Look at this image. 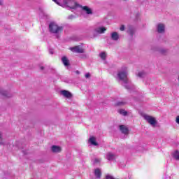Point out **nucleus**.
Here are the masks:
<instances>
[{
	"instance_id": "29",
	"label": "nucleus",
	"mask_w": 179,
	"mask_h": 179,
	"mask_svg": "<svg viewBox=\"0 0 179 179\" xmlns=\"http://www.w3.org/2000/svg\"><path fill=\"white\" fill-rule=\"evenodd\" d=\"M120 30L121 31H124V30H125V26L124 25H121L120 28Z\"/></svg>"
},
{
	"instance_id": "22",
	"label": "nucleus",
	"mask_w": 179,
	"mask_h": 179,
	"mask_svg": "<svg viewBox=\"0 0 179 179\" xmlns=\"http://www.w3.org/2000/svg\"><path fill=\"white\" fill-rule=\"evenodd\" d=\"M173 159H175L176 160H179V151L178 150H176L173 154Z\"/></svg>"
},
{
	"instance_id": "25",
	"label": "nucleus",
	"mask_w": 179,
	"mask_h": 179,
	"mask_svg": "<svg viewBox=\"0 0 179 179\" xmlns=\"http://www.w3.org/2000/svg\"><path fill=\"white\" fill-rule=\"evenodd\" d=\"M100 162H101V159H99V158H95L92 160V163L93 164H99Z\"/></svg>"
},
{
	"instance_id": "17",
	"label": "nucleus",
	"mask_w": 179,
	"mask_h": 179,
	"mask_svg": "<svg viewBox=\"0 0 179 179\" xmlns=\"http://www.w3.org/2000/svg\"><path fill=\"white\" fill-rule=\"evenodd\" d=\"M62 62L64 66H69V59H68V57H66V56H64L62 57Z\"/></svg>"
},
{
	"instance_id": "18",
	"label": "nucleus",
	"mask_w": 179,
	"mask_h": 179,
	"mask_svg": "<svg viewBox=\"0 0 179 179\" xmlns=\"http://www.w3.org/2000/svg\"><path fill=\"white\" fill-rule=\"evenodd\" d=\"M106 159L108 160H115V155L113 154L112 152H108L106 154Z\"/></svg>"
},
{
	"instance_id": "27",
	"label": "nucleus",
	"mask_w": 179,
	"mask_h": 179,
	"mask_svg": "<svg viewBox=\"0 0 179 179\" xmlns=\"http://www.w3.org/2000/svg\"><path fill=\"white\" fill-rule=\"evenodd\" d=\"M106 179H115V178H114V177H113L110 175H106Z\"/></svg>"
},
{
	"instance_id": "31",
	"label": "nucleus",
	"mask_w": 179,
	"mask_h": 179,
	"mask_svg": "<svg viewBox=\"0 0 179 179\" xmlns=\"http://www.w3.org/2000/svg\"><path fill=\"white\" fill-rule=\"evenodd\" d=\"M176 124H179V116L176 117Z\"/></svg>"
},
{
	"instance_id": "2",
	"label": "nucleus",
	"mask_w": 179,
	"mask_h": 179,
	"mask_svg": "<svg viewBox=\"0 0 179 179\" xmlns=\"http://www.w3.org/2000/svg\"><path fill=\"white\" fill-rule=\"evenodd\" d=\"M64 27L58 26V24L54 22H50L49 24V31L55 34L56 38H59V37H61V33H62Z\"/></svg>"
},
{
	"instance_id": "13",
	"label": "nucleus",
	"mask_w": 179,
	"mask_h": 179,
	"mask_svg": "<svg viewBox=\"0 0 179 179\" xmlns=\"http://www.w3.org/2000/svg\"><path fill=\"white\" fill-rule=\"evenodd\" d=\"M61 94L66 97V99H71V97H72V94L69 91L62 90L61 91Z\"/></svg>"
},
{
	"instance_id": "15",
	"label": "nucleus",
	"mask_w": 179,
	"mask_h": 179,
	"mask_svg": "<svg viewBox=\"0 0 179 179\" xmlns=\"http://www.w3.org/2000/svg\"><path fill=\"white\" fill-rule=\"evenodd\" d=\"M110 38L112 40H113V41H118V40L120 39V36L118 35V33L113 32L110 34Z\"/></svg>"
},
{
	"instance_id": "23",
	"label": "nucleus",
	"mask_w": 179,
	"mask_h": 179,
	"mask_svg": "<svg viewBox=\"0 0 179 179\" xmlns=\"http://www.w3.org/2000/svg\"><path fill=\"white\" fill-rule=\"evenodd\" d=\"M118 113H119V114H121L122 115H124V117H126V115H128V112H127L124 109L119 110Z\"/></svg>"
},
{
	"instance_id": "3",
	"label": "nucleus",
	"mask_w": 179,
	"mask_h": 179,
	"mask_svg": "<svg viewBox=\"0 0 179 179\" xmlns=\"http://www.w3.org/2000/svg\"><path fill=\"white\" fill-rule=\"evenodd\" d=\"M143 118L148 122V124H150L151 127H156V124H157V120L156 119L150 115H143Z\"/></svg>"
},
{
	"instance_id": "12",
	"label": "nucleus",
	"mask_w": 179,
	"mask_h": 179,
	"mask_svg": "<svg viewBox=\"0 0 179 179\" xmlns=\"http://www.w3.org/2000/svg\"><path fill=\"white\" fill-rule=\"evenodd\" d=\"M80 8H82L83 10L86 12L87 15H93V10L88 6H80Z\"/></svg>"
},
{
	"instance_id": "5",
	"label": "nucleus",
	"mask_w": 179,
	"mask_h": 179,
	"mask_svg": "<svg viewBox=\"0 0 179 179\" xmlns=\"http://www.w3.org/2000/svg\"><path fill=\"white\" fill-rule=\"evenodd\" d=\"M70 51L72 52H77L78 54H83L85 53V49L82 48L80 45L74 46L72 48H69Z\"/></svg>"
},
{
	"instance_id": "38",
	"label": "nucleus",
	"mask_w": 179,
	"mask_h": 179,
	"mask_svg": "<svg viewBox=\"0 0 179 179\" xmlns=\"http://www.w3.org/2000/svg\"><path fill=\"white\" fill-rule=\"evenodd\" d=\"M178 80H179V76H178Z\"/></svg>"
},
{
	"instance_id": "37",
	"label": "nucleus",
	"mask_w": 179,
	"mask_h": 179,
	"mask_svg": "<svg viewBox=\"0 0 179 179\" xmlns=\"http://www.w3.org/2000/svg\"><path fill=\"white\" fill-rule=\"evenodd\" d=\"M66 6H68V3H66Z\"/></svg>"
},
{
	"instance_id": "40",
	"label": "nucleus",
	"mask_w": 179,
	"mask_h": 179,
	"mask_svg": "<svg viewBox=\"0 0 179 179\" xmlns=\"http://www.w3.org/2000/svg\"><path fill=\"white\" fill-rule=\"evenodd\" d=\"M124 1H127V0H124Z\"/></svg>"
},
{
	"instance_id": "34",
	"label": "nucleus",
	"mask_w": 179,
	"mask_h": 179,
	"mask_svg": "<svg viewBox=\"0 0 179 179\" xmlns=\"http://www.w3.org/2000/svg\"><path fill=\"white\" fill-rule=\"evenodd\" d=\"M0 5L1 6L3 5V1H2V0H0Z\"/></svg>"
},
{
	"instance_id": "35",
	"label": "nucleus",
	"mask_w": 179,
	"mask_h": 179,
	"mask_svg": "<svg viewBox=\"0 0 179 179\" xmlns=\"http://www.w3.org/2000/svg\"><path fill=\"white\" fill-rule=\"evenodd\" d=\"M40 69L41 71H44V66H41Z\"/></svg>"
},
{
	"instance_id": "33",
	"label": "nucleus",
	"mask_w": 179,
	"mask_h": 179,
	"mask_svg": "<svg viewBox=\"0 0 179 179\" xmlns=\"http://www.w3.org/2000/svg\"><path fill=\"white\" fill-rule=\"evenodd\" d=\"M53 2H55V3H57V5H59V2H58L57 0H52Z\"/></svg>"
},
{
	"instance_id": "20",
	"label": "nucleus",
	"mask_w": 179,
	"mask_h": 179,
	"mask_svg": "<svg viewBox=\"0 0 179 179\" xmlns=\"http://www.w3.org/2000/svg\"><path fill=\"white\" fill-rule=\"evenodd\" d=\"M147 73L145 71H140L138 72L136 76H138V78H145L146 76Z\"/></svg>"
},
{
	"instance_id": "16",
	"label": "nucleus",
	"mask_w": 179,
	"mask_h": 179,
	"mask_svg": "<svg viewBox=\"0 0 179 179\" xmlns=\"http://www.w3.org/2000/svg\"><path fill=\"white\" fill-rule=\"evenodd\" d=\"M94 174L96 177V178L100 179L101 178V170L100 169L97 168L94 170Z\"/></svg>"
},
{
	"instance_id": "8",
	"label": "nucleus",
	"mask_w": 179,
	"mask_h": 179,
	"mask_svg": "<svg viewBox=\"0 0 179 179\" xmlns=\"http://www.w3.org/2000/svg\"><path fill=\"white\" fill-rule=\"evenodd\" d=\"M0 94H1V96H3V97H7V98H10L13 96V94H12V93H10V92H8L6 90H1Z\"/></svg>"
},
{
	"instance_id": "10",
	"label": "nucleus",
	"mask_w": 179,
	"mask_h": 179,
	"mask_svg": "<svg viewBox=\"0 0 179 179\" xmlns=\"http://www.w3.org/2000/svg\"><path fill=\"white\" fill-rule=\"evenodd\" d=\"M107 30V29L104 27H99L94 29V31L97 33L98 34H103L104 32Z\"/></svg>"
},
{
	"instance_id": "11",
	"label": "nucleus",
	"mask_w": 179,
	"mask_h": 179,
	"mask_svg": "<svg viewBox=\"0 0 179 179\" xmlns=\"http://www.w3.org/2000/svg\"><path fill=\"white\" fill-rule=\"evenodd\" d=\"M88 142L93 146H99V143L96 141V137L91 136L88 140Z\"/></svg>"
},
{
	"instance_id": "39",
	"label": "nucleus",
	"mask_w": 179,
	"mask_h": 179,
	"mask_svg": "<svg viewBox=\"0 0 179 179\" xmlns=\"http://www.w3.org/2000/svg\"><path fill=\"white\" fill-rule=\"evenodd\" d=\"M69 6V8H71L69 6Z\"/></svg>"
},
{
	"instance_id": "19",
	"label": "nucleus",
	"mask_w": 179,
	"mask_h": 179,
	"mask_svg": "<svg viewBox=\"0 0 179 179\" xmlns=\"http://www.w3.org/2000/svg\"><path fill=\"white\" fill-rule=\"evenodd\" d=\"M127 104V101H119L115 103L116 107H122V106H125Z\"/></svg>"
},
{
	"instance_id": "21",
	"label": "nucleus",
	"mask_w": 179,
	"mask_h": 179,
	"mask_svg": "<svg viewBox=\"0 0 179 179\" xmlns=\"http://www.w3.org/2000/svg\"><path fill=\"white\" fill-rule=\"evenodd\" d=\"M99 57L103 59V61H106V58H107V54L106 52H102L99 54Z\"/></svg>"
},
{
	"instance_id": "36",
	"label": "nucleus",
	"mask_w": 179,
	"mask_h": 179,
	"mask_svg": "<svg viewBox=\"0 0 179 179\" xmlns=\"http://www.w3.org/2000/svg\"><path fill=\"white\" fill-rule=\"evenodd\" d=\"M76 73H77V75H79V73H80V72L77 70V71H76Z\"/></svg>"
},
{
	"instance_id": "7",
	"label": "nucleus",
	"mask_w": 179,
	"mask_h": 179,
	"mask_svg": "<svg viewBox=\"0 0 179 179\" xmlns=\"http://www.w3.org/2000/svg\"><path fill=\"white\" fill-rule=\"evenodd\" d=\"M119 129L121 133L124 134V135H128L129 134V129L125 125L120 124Z\"/></svg>"
},
{
	"instance_id": "6",
	"label": "nucleus",
	"mask_w": 179,
	"mask_h": 179,
	"mask_svg": "<svg viewBox=\"0 0 179 179\" xmlns=\"http://www.w3.org/2000/svg\"><path fill=\"white\" fill-rule=\"evenodd\" d=\"M157 31L159 34H163L166 31V26L163 23H159L157 25Z\"/></svg>"
},
{
	"instance_id": "4",
	"label": "nucleus",
	"mask_w": 179,
	"mask_h": 179,
	"mask_svg": "<svg viewBox=\"0 0 179 179\" xmlns=\"http://www.w3.org/2000/svg\"><path fill=\"white\" fill-rule=\"evenodd\" d=\"M153 51H157L160 55H169V49L164 48L155 47L152 48Z\"/></svg>"
},
{
	"instance_id": "14",
	"label": "nucleus",
	"mask_w": 179,
	"mask_h": 179,
	"mask_svg": "<svg viewBox=\"0 0 179 179\" xmlns=\"http://www.w3.org/2000/svg\"><path fill=\"white\" fill-rule=\"evenodd\" d=\"M136 30L135 29V27L132 26L129 27V29L127 30L128 34H129L131 37H134V34H135V32Z\"/></svg>"
},
{
	"instance_id": "28",
	"label": "nucleus",
	"mask_w": 179,
	"mask_h": 179,
	"mask_svg": "<svg viewBox=\"0 0 179 179\" xmlns=\"http://www.w3.org/2000/svg\"><path fill=\"white\" fill-rule=\"evenodd\" d=\"M68 19L72 20V19H75V15H71L68 17Z\"/></svg>"
},
{
	"instance_id": "9",
	"label": "nucleus",
	"mask_w": 179,
	"mask_h": 179,
	"mask_svg": "<svg viewBox=\"0 0 179 179\" xmlns=\"http://www.w3.org/2000/svg\"><path fill=\"white\" fill-rule=\"evenodd\" d=\"M51 150H52V153H60V152L62 150V149L61 148V147H59L58 145H52L51 147Z\"/></svg>"
},
{
	"instance_id": "26",
	"label": "nucleus",
	"mask_w": 179,
	"mask_h": 179,
	"mask_svg": "<svg viewBox=\"0 0 179 179\" xmlns=\"http://www.w3.org/2000/svg\"><path fill=\"white\" fill-rule=\"evenodd\" d=\"M2 136H3L2 132L0 131V145L4 146L5 142H3V141H2Z\"/></svg>"
},
{
	"instance_id": "1",
	"label": "nucleus",
	"mask_w": 179,
	"mask_h": 179,
	"mask_svg": "<svg viewBox=\"0 0 179 179\" xmlns=\"http://www.w3.org/2000/svg\"><path fill=\"white\" fill-rule=\"evenodd\" d=\"M117 79L119 82H122V85L127 90H132L134 85L128 79V69L122 67V70L118 71Z\"/></svg>"
},
{
	"instance_id": "30",
	"label": "nucleus",
	"mask_w": 179,
	"mask_h": 179,
	"mask_svg": "<svg viewBox=\"0 0 179 179\" xmlns=\"http://www.w3.org/2000/svg\"><path fill=\"white\" fill-rule=\"evenodd\" d=\"M85 76L86 79H89V78H90V73H87Z\"/></svg>"
},
{
	"instance_id": "24",
	"label": "nucleus",
	"mask_w": 179,
	"mask_h": 179,
	"mask_svg": "<svg viewBox=\"0 0 179 179\" xmlns=\"http://www.w3.org/2000/svg\"><path fill=\"white\" fill-rule=\"evenodd\" d=\"M71 3L73 5L70 7V9H75L77 6H79V4L75 1H71Z\"/></svg>"
},
{
	"instance_id": "32",
	"label": "nucleus",
	"mask_w": 179,
	"mask_h": 179,
	"mask_svg": "<svg viewBox=\"0 0 179 179\" xmlns=\"http://www.w3.org/2000/svg\"><path fill=\"white\" fill-rule=\"evenodd\" d=\"M49 53L51 54V55H52V54H54V50H52V49H50L49 50Z\"/></svg>"
}]
</instances>
